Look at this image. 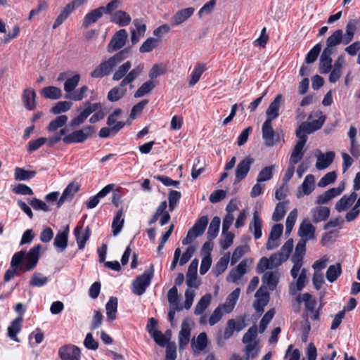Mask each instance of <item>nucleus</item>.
Wrapping results in <instances>:
<instances>
[{"instance_id": "59", "label": "nucleus", "mask_w": 360, "mask_h": 360, "mask_svg": "<svg viewBox=\"0 0 360 360\" xmlns=\"http://www.w3.org/2000/svg\"><path fill=\"white\" fill-rule=\"evenodd\" d=\"M352 204L347 195H345L336 202L335 208L338 212H342L349 208Z\"/></svg>"}, {"instance_id": "13", "label": "nucleus", "mask_w": 360, "mask_h": 360, "mask_svg": "<svg viewBox=\"0 0 360 360\" xmlns=\"http://www.w3.org/2000/svg\"><path fill=\"white\" fill-rule=\"evenodd\" d=\"M254 162V158L250 156H247L239 162L235 172V184L240 182L246 177Z\"/></svg>"}, {"instance_id": "31", "label": "nucleus", "mask_w": 360, "mask_h": 360, "mask_svg": "<svg viewBox=\"0 0 360 360\" xmlns=\"http://www.w3.org/2000/svg\"><path fill=\"white\" fill-rule=\"evenodd\" d=\"M68 232L69 229L67 226L64 231H59L54 238L53 245L60 252H63L68 246Z\"/></svg>"}, {"instance_id": "30", "label": "nucleus", "mask_w": 360, "mask_h": 360, "mask_svg": "<svg viewBox=\"0 0 360 360\" xmlns=\"http://www.w3.org/2000/svg\"><path fill=\"white\" fill-rule=\"evenodd\" d=\"M312 221L315 224L326 221L330 216V209L326 207L319 206L311 210Z\"/></svg>"}, {"instance_id": "61", "label": "nucleus", "mask_w": 360, "mask_h": 360, "mask_svg": "<svg viewBox=\"0 0 360 360\" xmlns=\"http://www.w3.org/2000/svg\"><path fill=\"white\" fill-rule=\"evenodd\" d=\"M321 48L322 46L321 44H316L307 54L305 62L307 63H314L319 55Z\"/></svg>"}, {"instance_id": "2", "label": "nucleus", "mask_w": 360, "mask_h": 360, "mask_svg": "<svg viewBox=\"0 0 360 360\" xmlns=\"http://www.w3.org/2000/svg\"><path fill=\"white\" fill-rule=\"evenodd\" d=\"M360 26V19L355 18L348 21L345 26V33L341 29L336 30L326 39V49L333 50V48L342 44L344 45L349 44L354 39V36Z\"/></svg>"}, {"instance_id": "1", "label": "nucleus", "mask_w": 360, "mask_h": 360, "mask_svg": "<svg viewBox=\"0 0 360 360\" xmlns=\"http://www.w3.org/2000/svg\"><path fill=\"white\" fill-rule=\"evenodd\" d=\"M41 249V245H34L26 253L25 250L15 252L11 261V268L4 274V281H9L18 271L25 272L34 269L39 259V253Z\"/></svg>"}, {"instance_id": "25", "label": "nucleus", "mask_w": 360, "mask_h": 360, "mask_svg": "<svg viewBox=\"0 0 360 360\" xmlns=\"http://www.w3.org/2000/svg\"><path fill=\"white\" fill-rule=\"evenodd\" d=\"M240 292V288L235 289L228 295L225 302L218 307H221V309L223 310L224 313L229 314L231 312L238 300Z\"/></svg>"}, {"instance_id": "60", "label": "nucleus", "mask_w": 360, "mask_h": 360, "mask_svg": "<svg viewBox=\"0 0 360 360\" xmlns=\"http://www.w3.org/2000/svg\"><path fill=\"white\" fill-rule=\"evenodd\" d=\"M121 4V1L120 0H110V1L105 6H100L103 14L110 15L112 17V14L117 11V9Z\"/></svg>"}, {"instance_id": "43", "label": "nucleus", "mask_w": 360, "mask_h": 360, "mask_svg": "<svg viewBox=\"0 0 360 360\" xmlns=\"http://www.w3.org/2000/svg\"><path fill=\"white\" fill-rule=\"evenodd\" d=\"M205 70V64L204 63H197L195 66L193 72L191 74V79L188 82L189 86H193L196 83L198 82V81L200 79V77L202 76V73Z\"/></svg>"}, {"instance_id": "33", "label": "nucleus", "mask_w": 360, "mask_h": 360, "mask_svg": "<svg viewBox=\"0 0 360 360\" xmlns=\"http://www.w3.org/2000/svg\"><path fill=\"white\" fill-rule=\"evenodd\" d=\"M110 21L119 25L120 26L124 27L128 25L131 21V18L129 14L127 12L119 10L115 11L112 14V17L110 18Z\"/></svg>"}, {"instance_id": "23", "label": "nucleus", "mask_w": 360, "mask_h": 360, "mask_svg": "<svg viewBox=\"0 0 360 360\" xmlns=\"http://www.w3.org/2000/svg\"><path fill=\"white\" fill-rule=\"evenodd\" d=\"M191 346L195 356H198L207 346V337L205 333H201L195 338H193Z\"/></svg>"}, {"instance_id": "15", "label": "nucleus", "mask_w": 360, "mask_h": 360, "mask_svg": "<svg viewBox=\"0 0 360 360\" xmlns=\"http://www.w3.org/2000/svg\"><path fill=\"white\" fill-rule=\"evenodd\" d=\"M58 355L61 360H79L80 349L74 345H66L58 349Z\"/></svg>"}, {"instance_id": "37", "label": "nucleus", "mask_w": 360, "mask_h": 360, "mask_svg": "<svg viewBox=\"0 0 360 360\" xmlns=\"http://www.w3.org/2000/svg\"><path fill=\"white\" fill-rule=\"evenodd\" d=\"M37 174L35 170H27L22 167H15L14 172V179L15 181H28L34 178Z\"/></svg>"}, {"instance_id": "55", "label": "nucleus", "mask_w": 360, "mask_h": 360, "mask_svg": "<svg viewBox=\"0 0 360 360\" xmlns=\"http://www.w3.org/2000/svg\"><path fill=\"white\" fill-rule=\"evenodd\" d=\"M68 121V117L66 115H59L56 117L53 120L50 122L47 127L49 131H54L58 128L62 127Z\"/></svg>"}, {"instance_id": "58", "label": "nucleus", "mask_w": 360, "mask_h": 360, "mask_svg": "<svg viewBox=\"0 0 360 360\" xmlns=\"http://www.w3.org/2000/svg\"><path fill=\"white\" fill-rule=\"evenodd\" d=\"M217 4V0H210L198 11V15L200 18L205 15H210L214 11Z\"/></svg>"}, {"instance_id": "46", "label": "nucleus", "mask_w": 360, "mask_h": 360, "mask_svg": "<svg viewBox=\"0 0 360 360\" xmlns=\"http://www.w3.org/2000/svg\"><path fill=\"white\" fill-rule=\"evenodd\" d=\"M212 300L210 294H206L201 297L199 302L197 303L194 313L195 315L202 314L204 311L209 307Z\"/></svg>"}, {"instance_id": "7", "label": "nucleus", "mask_w": 360, "mask_h": 360, "mask_svg": "<svg viewBox=\"0 0 360 360\" xmlns=\"http://www.w3.org/2000/svg\"><path fill=\"white\" fill-rule=\"evenodd\" d=\"M257 335L256 326L250 327L243 337V342L245 344V360L255 357L259 352L258 343L255 340Z\"/></svg>"}, {"instance_id": "3", "label": "nucleus", "mask_w": 360, "mask_h": 360, "mask_svg": "<svg viewBox=\"0 0 360 360\" xmlns=\"http://www.w3.org/2000/svg\"><path fill=\"white\" fill-rule=\"evenodd\" d=\"M143 70V65H139L128 73V75L121 81L119 86L111 89L108 94V99L111 102H115L123 98L127 93L125 86L129 85L130 88H134L132 82L141 74Z\"/></svg>"}, {"instance_id": "34", "label": "nucleus", "mask_w": 360, "mask_h": 360, "mask_svg": "<svg viewBox=\"0 0 360 360\" xmlns=\"http://www.w3.org/2000/svg\"><path fill=\"white\" fill-rule=\"evenodd\" d=\"M118 300L116 297H110L105 304L107 319L109 321H114L117 317Z\"/></svg>"}, {"instance_id": "10", "label": "nucleus", "mask_w": 360, "mask_h": 360, "mask_svg": "<svg viewBox=\"0 0 360 360\" xmlns=\"http://www.w3.org/2000/svg\"><path fill=\"white\" fill-rule=\"evenodd\" d=\"M94 131V127L86 126L82 129L76 130L73 132L65 136L63 138V141L66 144L73 143H83L88 138L91 137Z\"/></svg>"}, {"instance_id": "9", "label": "nucleus", "mask_w": 360, "mask_h": 360, "mask_svg": "<svg viewBox=\"0 0 360 360\" xmlns=\"http://www.w3.org/2000/svg\"><path fill=\"white\" fill-rule=\"evenodd\" d=\"M208 224V217L202 216L200 217L194 224L193 227L190 229L186 236L183 239L182 244L188 245L196 238L202 236L205 231Z\"/></svg>"}, {"instance_id": "64", "label": "nucleus", "mask_w": 360, "mask_h": 360, "mask_svg": "<svg viewBox=\"0 0 360 360\" xmlns=\"http://www.w3.org/2000/svg\"><path fill=\"white\" fill-rule=\"evenodd\" d=\"M236 328V321L234 319H229L227 321L226 327L223 332V334L220 338H223L224 340L229 339L235 331Z\"/></svg>"}, {"instance_id": "19", "label": "nucleus", "mask_w": 360, "mask_h": 360, "mask_svg": "<svg viewBox=\"0 0 360 360\" xmlns=\"http://www.w3.org/2000/svg\"><path fill=\"white\" fill-rule=\"evenodd\" d=\"M252 263V260L251 259H243L230 272L229 279L233 283H236L246 273L248 266Z\"/></svg>"}, {"instance_id": "42", "label": "nucleus", "mask_w": 360, "mask_h": 360, "mask_svg": "<svg viewBox=\"0 0 360 360\" xmlns=\"http://www.w3.org/2000/svg\"><path fill=\"white\" fill-rule=\"evenodd\" d=\"M131 63L129 60H127L121 65H120L118 68L115 71L112 75V80H122L130 72L129 70L131 68Z\"/></svg>"}, {"instance_id": "20", "label": "nucleus", "mask_w": 360, "mask_h": 360, "mask_svg": "<svg viewBox=\"0 0 360 360\" xmlns=\"http://www.w3.org/2000/svg\"><path fill=\"white\" fill-rule=\"evenodd\" d=\"M37 94L32 88H26L22 94V101L25 108L28 110H33L37 105Z\"/></svg>"}, {"instance_id": "26", "label": "nucleus", "mask_w": 360, "mask_h": 360, "mask_svg": "<svg viewBox=\"0 0 360 360\" xmlns=\"http://www.w3.org/2000/svg\"><path fill=\"white\" fill-rule=\"evenodd\" d=\"M190 325L188 321L184 320L181 324V328L179 334V347L183 349L188 344L191 338Z\"/></svg>"}, {"instance_id": "47", "label": "nucleus", "mask_w": 360, "mask_h": 360, "mask_svg": "<svg viewBox=\"0 0 360 360\" xmlns=\"http://www.w3.org/2000/svg\"><path fill=\"white\" fill-rule=\"evenodd\" d=\"M288 204V201H282L276 205L272 216L274 221H278L284 217L287 211Z\"/></svg>"}, {"instance_id": "52", "label": "nucleus", "mask_w": 360, "mask_h": 360, "mask_svg": "<svg viewBox=\"0 0 360 360\" xmlns=\"http://www.w3.org/2000/svg\"><path fill=\"white\" fill-rule=\"evenodd\" d=\"M159 39L158 38H148L139 48L141 53H148L152 51L158 46Z\"/></svg>"}, {"instance_id": "62", "label": "nucleus", "mask_w": 360, "mask_h": 360, "mask_svg": "<svg viewBox=\"0 0 360 360\" xmlns=\"http://www.w3.org/2000/svg\"><path fill=\"white\" fill-rule=\"evenodd\" d=\"M88 91L86 86H82L77 90L73 91L70 94H66L65 98L73 100V101H81L84 98V95Z\"/></svg>"}, {"instance_id": "38", "label": "nucleus", "mask_w": 360, "mask_h": 360, "mask_svg": "<svg viewBox=\"0 0 360 360\" xmlns=\"http://www.w3.org/2000/svg\"><path fill=\"white\" fill-rule=\"evenodd\" d=\"M22 320V316L17 317L11 322L8 328V335L9 338L15 342H19L17 335L21 330Z\"/></svg>"}, {"instance_id": "21", "label": "nucleus", "mask_w": 360, "mask_h": 360, "mask_svg": "<svg viewBox=\"0 0 360 360\" xmlns=\"http://www.w3.org/2000/svg\"><path fill=\"white\" fill-rule=\"evenodd\" d=\"M298 234L302 240H314L315 239V227L305 219L300 225Z\"/></svg>"}, {"instance_id": "11", "label": "nucleus", "mask_w": 360, "mask_h": 360, "mask_svg": "<svg viewBox=\"0 0 360 360\" xmlns=\"http://www.w3.org/2000/svg\"><path fill=\"white\" fill-rule=\"evenodd\" d=\"M306 242L307 241L301 240L297 244L295 254L292 257V262L294 265L291 269L290 274L293 278H295L297 276L298 273H300L301 267L302 266V259L305 253Z\"/></svg>"}, {"instance_id": "22", "label": "nucleus", "mask_w": 360, "mask_h": 360, "mask_svg": "<svg viewBox=\"0 0 360 360\" xmlns=\"http://www.w3.org/2000/svg\"><path fill=\"white\" fill-rule=\"evenodd\" d=\"M333 50L324 49L320 58L319 71L321 74L328 73L332 69Z\"/></svg>"}, {"instance_id": "63", "label": "nucleus", "mask_w": 360, "mask_h": 360, "mask_svg": "<svg viewBox=\"0 0 360 360\" xmlns=\"http://www.w3.org/2000/svg\"><path fill=\"white\" fill-rule=\"evenodd\" d=\"M337 175L335 172H330L325 174L319 181L318 186L323 188L333 184L336 179Z\"/></svg>"}, {"instance_id": "41", "label": "nucleus", "mask_w": 360, "mask_h": 360, "mask_svg": "<svg viewBox=\"0 0 360 360\" xmlns=\"http://www.w3.org/2000/svg\"><path fill=\"white\" fill-rule=\"evenodd\" d=\"M266 119L262 127V135L266 146H270V106L266 110Z\"/></svg>"}, {"instance_id": "49", "label": "nucleus", "mask_w": 360, "mask_h": 360, "mask_svg": "<svg viewBox=\"0 0 360 360\" xmlns=\"http://www.w3.org/2000/svg\"><path fill=\"white\" fill-rule=\"evenodd\" d=\"M49 281V277L44 276L42 274L35 272L32 274L30 281V285L33 287H42Z\"/></svg>"}, {"instance_id": "45", "label": "nucleus", "mask_w": 360, "mask_h": 360, "mask_svg": "<svg viewBox=\"0 0 360 360\" xmlns=\"http://www.w3.org/2000/svg\"><path fill=\"white\" fill-rule=\"evenodd\" d=\"M342 274V267L340 263L330 265L326 274L327 280L330 283L335 282Z\"/></svg>"}, {"instance_id": "14", "label": "nucleus", "mask_w": 360, "mask_h": 360, "mask_svg": "<svg viewBox=\"0 0 360 360\" xmlns=\"http://www.w3.org/2000/svg\"><path fill=\"white\" fill-rule=\"evenodd\" d=\"M128 34L124 29H121L117 31L110 39L108 45V51L112 53L122 49L126 43Z\"/></svg>"}, {"instance_id": "28", "label": "nucleus", "mask_w": 360, "mask_h": 360, "mask_svg": "<svg viewBox=\"0 0 360 360\" xmlns=\"http://www.w3.org/2000/svg\"><path fill=\"white\" fill-rule=\"evenodd\" d=\"M78 190L79 186L77 184L71 183L68 184L57 201V207H60L65 202L70 201Z\"/></svg>"}, {"instance_id": "8", "label": "nucleus", "mask_w": 360, "mask_h": 360, "mask_svg": "<svg viewBox=\"0 0 360 360\" xmlns=\"http://www.w3.org/2000/svg\"><path fill=\"white\" fill-rule=\"evenodd\" d=\"M154 276L153 265L146 269L141 275L139 276L132 283V292L136 295H142L150 285Z\"/></svg>"}, {"instance_id": "16", "label": "nucleus", "mask_w": 360, "mask_h": 360, "mask_svg": "<svg viewBox=\"0 0 360 360\" xmlns=\"http://www.w3.org/2000/svg\"><path fill=\"white\" fill-rule=\"evenodd\" d=\"M345 190V183H341L338 187L332 188L316 197V202L319 205L328 203L333 198L340 195Z\"/></svg>"}, {"instance_id": "39", "label": "nucleus", "mask_w": 360, "mask_h": 360, "mask_svg": "<svg viewBox=\"0 0 360 360\" xmlns=\"http://www.w3.org/2000/svg\"><path fill=\"white\" fill-rule=\"evenodd\" d=\"M122 216L123 210L121 208L117 212L112 222V232L114 236H117L122 229L124 223V219Z\"/></svg>"}, {"instance_id": "24", "label": "nucleus", "mask_w": 360, "mask_h": 360, "mask_svg": "<svg viewBox=\"0 0 360 360\" xmlns=\"http://www.w3.org/2000/svg\"><path fill=\"white\" fill-rule=\"evenodd\" d=\"M335 158V153L333 151L322 153L319 150V154L316 155L317 161L316 167L319 170H322L328 167L333 162Z\"/></svg>"}, {"instance_id": "35", "label": "nucleus", "mask_w": 360, "mask_h": 360, "mask_svg": "<svg viewBox=\"0 0 360 360\" xmlns=\"http://www.w3.org/2000/svg\"><path fill=\"white\" fill-rule=\"evenodd\" d=\"M315 188V178L312 174H308L305 176L300 189L302 190V194L299 193L298 198L302 197L303 195H309L314 190Z\"/></svg>"}, {"instance_id": "27", "label": "nucleus", "mask_w": 360, "mask_h": 360, "mask_svg": "<svg viewBox=\"0 0 360 360\" xmlns=\"http://www.w3.org/2000/svg\"><path fill=\"white\" fill-rule=\"evenodd\" d=\"M193 7L181 9L177 11L172 18V25L178 26L188 20L194 13Z\"/></svg>"}, {"instance_id": "6", "label": "nucleus", "mask_w": 360, "mask_h": 360, "mask_svg": "<svg viewBox=\"0 0 360 360\" xmlns=\"http://www.w3.org/2000/svg\"><path fill=\"white\" fill-rule=\"evenodd\" d=\"M270 287V272H265L262 277V285L256 292L254 307L257 312L262 313L264 307L268 304L269 294L268 288Z\"/></svg>"}, {"instance_id": "36", "label": "nucleus", "mask_w": 360, "mask_h": 360, "mask_svg": "<svg viewBox=\"0 0 360 360\" xmlns=\"http://www.w3.org/2000/svg\"><path fill=\"white\" fill-rule=\"evenodd\" d=\"M103 15V13L101 11L100 7L95 8L90 12H89L84 18L83 20V26L85 28H87L91 25L96 22V21L100 19Z\"/></svg>"}, {"instance_id": "40", "label": "nucleus", "mask_w": 360, "mask_h": 360, "mask_svg": "<svg viewBox=\"0 0 360 360\" xmlns=\"http://www.w3.org/2000/svg\"><path fill=\"white\" fill-rule=\"evenodd\" d=\"M41 94L47 99L57 100L62 97V90L54 86H49L43 88Z\"/></svg>"}, {"instance_id": "12", "label": "nucleus", "mask_w": 360, "mask_h": 360, "mask_svg": "<svg viewBox=\"0 0 360 360\" xmlns=\"http://www.w3.org/2000/svg\"><path fill=\"white\" fill-rule=\"evenodd\" d=\"M87 1L88 0H72L68 3L56 18L53 25V29H56L59 27L75 10L85 4Z\"/></svg>"}, {"instance_id": "48", "label": "nucleus", "mask_w": 360, "mask_h": 360, "mask_svg": "<svg viewBox=\"0 0 360 360\" xmlns=\"http://www.w3.org/2000/svg\"><path fill=\"white\" fill-rule=\"evenodd\" d=\"M155 86L153 80H148L144 82L134 93L135 98H141L149 94Z\"/></svg>"}, {"instance_id": "44", "label": "nucleus", "mask_w": 360, "mask_h": 360, "mask_svg": "<svg viewBox=\"0 0 360 360\" xmlns=\"http://www.w3.org/2000/svg\"><path fill=\"white\" fill-rule=\"evenodd\" d=\"M220 224L221 219L219 217H214L212 219L207 233V238L210 240H212L217 236L219 231Z\"/></svg>"}, {"instance_id": "4", "label": "nucleus", "mask_w": 360, "mask_h": 360, "mask_svg": "<svg viewBox=\"0 0 360 360\" xmlns=\"http://www.w3.org/2000/svg\"><path fill=\"white\" fill-rule=\"evenodd\" d=\"M127 51L122 50L115 53L107 60L101 63L91 72L93 78H101L110 75L115 68L126 58Z\"/></svg>"}, {"instance_id": "5", "label": "nucleus", "mask_w": 360, "mask_h": 360, "mask_svg": "<svg viewBox=\"0 0 360 360\" xmlns=\"http://www.w3.org/2000/svg\"><path fill=\"white\" fill-rule=\"evenodd\" d=\"M312 117H316L317 119L311 122H303L299 125L296 130V136L298 139H304V141L307 142V134L320 129L326 121V116L323 114L322 111L318 110L314 114H311L309 117V120L311 119Z\"/></svg>"}, {"instance_id": "54", "label": "nucleus", "mask_w": 360, "mask_h": 360, "mask_svg": "<svg viewBox=\"0 0 360 360\" xmlns=\"http://www.w3.org/2000/svg\"><path fill=\"white\" fill-rule=\"evenodd\" d=\"M229 255H225L219 259V260L216 264L214 268L213 269V271L216 276H219L226 271L229 264Z\"/></svg>"}, {"instance_id": "29", "label": "nucleus", "mask_w": 360, "mask_h": 360, "mask_svg": "<svg viewBox=\"0 0 360 360\" xmlns=\"http://www.w3.org/2000/svg\"><path fill=\"white\" fill-rule=\"evenodd\" d=\"M75 236L79 250H83L86 241L90 237V230L86 227L84 230L82 226H77L74 231Z\"/></svg>"}, {"instance_id": "17", "label": "nucleus", "mask_w": 360, "mask_h": 360, "mask_svg": "<svg viewBox=\"0 0 360 360\" xmlns=\"http://www.w3.org/2000/svg\"><path fill=\"white\" fill-rule=\"evenodd\" d=\"M345 66V60L342 55H340L335 60L332 69L329 72V82L331 83L337 82L342 76V70Z\"/></svg>"}, {"instance_id": "51", "label": "nucleus", "mask_w": 360, "mask_h": 360, "mask_svg": "<svg viewBox=\"0 0 360 360\" xmlns=\"http://www.w3.org/2000/svg\"><path fill=\"white\" fill-rule=\"evenodd\" d=\"M316 305V303L315 300L305 304V321H308L309 318H310L311 320H317L319 319V313L317 310L315 309Z\"/></svg>"}, {"instance_id": "50", "label": "nucleus", "mask_w": 360, "mask_h": 360, "mask_svg": "<svg viewBox=\"0 0 360 360\" xmlns=\"http://www.w3.org/2000/svg\"><path fill=\"white\" fill-rule=\"evenodd\" d=\"M80 75L79 74H76L72 77L66 79L64 83V91L67 93V94H70L73 92L75 89L78 85Z\"/></svg>"}, {"instance_id": "53", "label": "nucleus", "mask_w": 360, "mask_h": 360, "mask_svg": "<svg viewBox=\"0 0 360 360\" xmlns=\"http://www.w3.org/2000/svg\"><path fill=\"white\" fill-rule=\"evenodd\" d=\"M233 238L234 234L232 232L229 231H224L222 230L221 238L219 242L221 249L224 250L228 249L233 244Z\"/></svg>"}, {"instance_id": "56", "label": "nucleus", "mask_w": 360, "mask_h": 360, "mask_svg": "<svg viewBox=\"0 0 360 360\" xmlns=\"http://www.w3.org/2000/svg\"><path fill=\"white\" fill-rule=\"evenodd\" d=\"M72 107V103L69 101H59L51 109V112L54 115H58L67 112Z\"/></svg>"}, {"instance_id": "57", "label": "nucleus", "mask_w": 360, "mask_h": 360, "mask_svg": "<svg viewBox=\"0 0 360 360\" xmlns=\"http://www.w3.org/2000/svg\"><path fill=\"white\" fill-rule=\"evenodd\" d=\"M283 98L282 95L278 94L271 102V120L276 118L279 115V109L283 104Z\"/></svg>"}, {"instance_id": "32", "label": "nucleus", "mask_w": 360, "mask_h": 360, "mask_svg": "<svg viewBox=\"0 0 360 360\" xmlns=\"http://www.w3.org/2000/svg\"><path fill=\"white\" fill-rule=\"evenodd\" d=\"M306 142L304 140L298 139L296 145L295 146L290 158V165H296L303 158L304 151L303 148Z\"/></svg>"}, {"instance_id": "18", "label": "nucleus", "mask_w": 360, "mask_h": 360, "mask_svg": "<svg viewBox=\"0 0 360 360\" xmlns=\"http://www.w3.org/2000/svg\"><path fill=\"white\" fill-rule=\"evenodd\" d=\"M133 25L134 27H131V41L132 44H136L144 36L146 25L141 19H134Z\"/></svg>"}]
</instances>
